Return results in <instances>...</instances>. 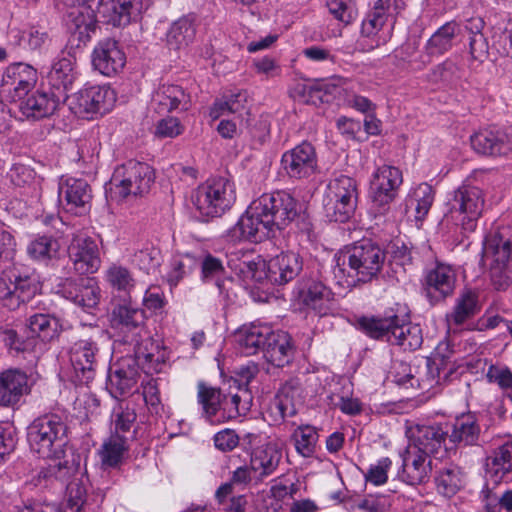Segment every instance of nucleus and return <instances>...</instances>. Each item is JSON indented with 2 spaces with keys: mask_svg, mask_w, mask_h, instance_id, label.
<instances>
[{
  "mask_svg": "<svg viewBox=\"0 0 512 512\" xmlns=\"http://www.w3.org/2000/svg\"><path fill=\"white\" fill-rule=\"evenodd\" d=\"M144 319L143 310L126 304L117 305L111 313L112 327L124 333L122 339L124 344L134 346L138 363H141L148 372L160 371L164 364V356L159 351L156 354L153 352L158 347L154 346L150 339L146 340L145 346L140 342Z\"/></svg>",
  "mask_w": 512,
  "mask_h": 512,
  "instance_id": "nucleus-1",
  "label": "nucleus"
},
{
  "mask_svg": "<svg viewBox=\"0 0 512 512\" xmlns=\"http://www.w3.org/2000/svg\"><path fill=\"white\" fill-rule=\"evenodd\" d=\"M385 259L386 254L377 243L363 239L354 243L337 259L334 273L344 275L347 272L348 276L367 283L378 276Z\"/></svg>",
  "mask_w": 512,
  "mask_h": 512,
  "instance_id": "nucleus-2",
  "label": "nucleus"
},
{
  "mask_svg": "<svg viewBox=\"0 0 512 512\" xmlns=\"http://www.w3.org/2000/svg\"><path fill=\"white\" fill-rule=\"evenodd\" d=\"M400 322L399 316L393 314L387 317H362L358 324L360 329L373 339L385 340L401 347L404 351L419 349L423 343L420 326Z\"/></svg>",
  "mask_w": 512,
  "mask_h": 512,
  "instance_id": "nucleus-3",
  "label": "nucleus"
},
{
  "mask_svg": "<svg viewBox=\"0 0 512 512\" xmlns=\"http://www.w3.org/2000/svg\"><path fill=\"white\" fill-rule=\"evenodd\" d=\"M67 425L51 413L36 418L28 427L27 441L32 452L42 458L59 459L68 443Z\"/></svg>",
  "mask_w": 512,
  "mask_h": 512,
  "instance_id": "nucleus-4",
  "label": "nucleus"
},
{
  "mask_svg": "<svg viewBox=\"0 0 512 512\" xmlns=\"http://www.w3.org/2000/svg\"><path fill=\"white\" fill-rule=\"evenodd\" d=\"M482 259L489 266L495 289L504 290L512 284V241L507 228L498 229L485 238Z\"/></svg>",
  "mask_w": 512,
  "mask_h": 512,
  "instance_id": "nucleus-5",
  "label": "nucleus"
},
{
  "mask_svg": "<svg viewBox=\"0 0 512 512\" xmlns=\"http://www.w3.org/2000/svg\"><path fill=\"white\" fill-rule=\"evenodd\" d=\"M261 201L253 200L239 220L223 234V238L229 243L243 241L262 242L270 237L274 224L272 218L263 212Z\"/></svg>",
  "mask_w": 512,
  "mask_h": 512,
  "instance_id": "nucleus-6",
  "label": "nucleus"
},
{
  "mask_svg": "<svg viewBox=\"0 0 512 512\" xmlns=\"http://www.w3.org/2000/svg\"><path fill=\"white\" fill-rule=\"evenodd\" d=\"M100 330L91 325H82L76 331V340L70 348V361L75 373L82 382H89L94 378L99 347L97 340Z\"/></svg>",
  "mask_w": 512,
  "mask_h": 512,
  "instance_id": "nucleus-7",
  "label": "nucleus"
},
{
  "mask_svg": "<svg viewBox=\"0 0 512 512\" xmlns=\"http://www.w3.org/2000/svg\"><path fill=\"white\" fill-rule=\"evenodd\" d=\"M38 290L37 279L33 275H22L17 268L8 269L1 275L0 301L10 310L30 301Z\"/></svg>",
  "mask_w": 512,
  "mask_h": 512,
  "instance_id": "nucleus-8",
  "label": "nucleus"
},
{
  "mask_svg": "<svg viewBox=\"0 0 512 512\" xmlns=\"http://www.w3.org/2000/svg\"><path fill=\"white\" fill-rule=\"evenodd\" d=\"M114 92L105 86H89L68 96L65 104L80 118H92L95 114H105L113 106Z\"/></svg>",
  "mask_w": 512,
  "mask_h": 512,
  "instance_id": "nucleus-9",
  "label": "nucleus"
},
{
  "mask_svg": "<svg viewBox=\"0 0 512 512\" xmlns=\"http://www.w3.org/2000/svg\"><path fill=\"white\" fill-rule=\"evenodd\" d=\"M96 21L115 27L136 21L143 10L142 0H90L89 8Z\"/></svg>",
  "mask_w": 512,
  "mask_h": 512,
  "instance_id": "nucleus-10",
  "label": "nucleus"
},
{
  "mask_svg": "<svg viewBox=\"0 0 512 512\" xmlns=\"http://www.w3.org/2000/svg\"><path fill=\"white\" fill-rule=\"evenodd\" d=\"M154 180L155 173L150 165L131 159L115 169L109 185L110 190L121 188L124 192H147Z\"/></svg>",
  "mask_w": 512,
  "mask_h": 512,
  "instance_id": "nucleus-11",
  "label": "nucleus"
},
{
  "mask_svg": "<svg viewBox=\"0 0 512 512\" xmlns=\"http://www.w3.org/2000/svg\"><path fill=\"white\" fill-rule=\"evenodd\" d=\"M37 79V71L31 65L11 64L2 75L0 95L11 102L22 100L35 87Z\"/></svg>",
  "mask_w": 512,
  "mask_h": 512,
  "instance_id": "nucleus-12",
  "label": "nucleus"
},
{
  "mask_svg": "<svg viewBox=\"0 0 512 512\" xmlns=\"http://www.w3.org/2000/svg\"><path fill=\"white\" fill-rule=\"evenodd\" d=\"M297 295L304 307L320 317L330 314L334 309V293L318 279L302 278Z\"/></svg>",
  "mask_w": 512,
  "mask_h": 512,
  "instance_id": "nucleus-13",
  "label": "nucleus"
},
{
  "mask_svg": "<svg viewBox=\"0 0 512 512\" xmlns=\"http://www.w3.org/2000/svg\"><path fill=\"white\" fill-rule=\"evenodd\" d=\"M58 292L84 311L97 307L101 298L97 282L90 277L66 278L60 283Z\"/></svg>",
  "mask_w": 512,
  "mask_h": 512,
  "instance_id": "nucleus-14",
  "label": "nucleus"
},
{
  "mask_svg": "<svg viewBox=\"0 0 512 512\" xmlns=\"http://www.w3.org/2000/svg\"><path fill=\"white\" fill-rule=\"evenodd\" d=\"M456 273L454 269L444 263H436L427 270L423 289L430 303L436 304L451 296L455 289Z\"/></svg>",
  "mask_w": 512,
  "mask_h": 512,
  "instance_id": "nucleus-15",
  "label": "nucleus"
},
{
  "mask_svg": "<svg viewBox=\"0 0 512 512\" xmlns=\"http://www.w3.org/2000/svg\"><path fill=\"white\" fill-rule=\"evenodd\" d=\"M473 150L484 156H506L512 152V125L503 130L483 129L470 137Z\"/></svg>",
  "mask_w": 512,
  "mask_h": 512,
  "instance_id": "nucleus-16",
  "label": "nucleus"
},
{
  "mask_svg": "<svg viewBox=\"0 0 512 512\" xmlns=\"http://www.w3.org/2000/svg\"><path fill=\"white\" fill-rule=\"evenodd\" d=\"M281 163L290 178H308L317 170L316 150L311 143L303 141L285 152Z\"/></svg>",
  "mask_w": 512,
  "mask_h": 512,
  "instance_id": "nucleus-17",
  "label": "nucleus"
},
{
  "mask_svg": "<svg viewBox=\"0 0 512 512\" xmlns=\"http://www.w3.org/2000/svg\"><path fill=\"white\" fill-rule=\"evenodd\" d=\"M68 256L80 275L95 273L101 264L98 246L90 237L75 235L68 246Z\"/></svg>",
  "mask_w": 512,
  "mask_h": 512,
  "instance_id": "nucleus-18",
  "label": "nucleus"
},
{
  "mask_svg": "<svg viewBox=\"0 0 512 512\" xmlns=\"http://www.w3.org/2000/svg\"><path fill=\"white\" fill-rule=\"evenodd\" d=\"M126 64V55L119 43L111 38L97 43L92 52V65L104 76H114L121 72Z\"/></svg>",
  "mask_w": 512,
  "mask_h": 512,
  "instance_id": "nucleus-19",
  "label": "nucleus"
},
{
  "mask_svg": "<svg viewBox=\"0 0 512 512\" xmlns=\"http://www.w3.org/2000/svg\"><path fill=\"white\" fill-rule=\"evenodd\" d=\"M255 201H261L263 212L272 218L277 228H283L294 220L301 211V204L292 194H261Z\"/></svg>",
  "mask_w": 512,
  "mask_h": 512,
  "instance_id": "nucleus-20",
  "label": "nucleus"
},
{
  "mask_svg": "<svg viewBox=\"0 0 512 512\" xmlns=\"http://www.w3.org/2000/svg\"><path fill=\"white\" fill-rule=\"evenodd\" d=\"M61 104H65L63 94H56L52 90H37L27 95L19 109L27 119L40 120L53 115Z\"/></svg>",
  "mask_w": 512,
  "mask_h": 512,
  "instance_id": "nucleus-21",
  "label": "nucleus"
},
{
  "mask_svg": "<svg viewBox=\"0 0 512 512\" xmlns=\"http://www.w3.org/2000/svg\"><path fill=\"white\" fill-rule=\"evenodd\" d=\"M400 457L402 466L398 472V478L402 482L416 486L428 481L431 462H427V455L407 447L400 452Z\"/></svg>",
  "mask_w": 512,
  "mask_h": 512,
  "instance_id": "nucleus-22",
  "label": "nucleus"
},
{
  "mask_svg": "<svg viewBox=\"0 0 512 512\" xmlns=\"http://www.w3.org/2000/svg\"><path fill=\"white\" fill-rule=\"evenodd\" d=\"M407 436L414 445V450L425 455L436 454L445 442L448 431L440 425L414 424L408 427Z\"/></svg>",
  "mask_w": 512,
  "mask_h": 512,
  "instance_id": "nucleus-23",
  "label": "nucleus"
},
{
  "mask_svg": "<svg viewBox=\"0 0 512 512\" xmlns=\"http://www.w3.org/2000/svg\"><path fill=\"white\" fill-rule=\"evenodd\" d=\"M261 264L263 268H267L266 277L278 285L292 281L303 269L302 258L294 252L281 253L271 258L267 264L264 261Z\"/></svg>",
  "mask_w": 512,
  "mask_h": 512,
  "instance_id": "nucleus-24",
  "label": "nucleus"
},
{
  "mask_svg": "<svg viewBox=\"0 0 512 512\" xmlns=\"http://www.w3.org/2000/svg\"><path fill=\"white\" fill-rule=\"evenodd\" d=\"M28 392V376L25 372L8 369L0 373V406H14Z\"/></svg>",
  "mask_w": 512,
  "mask_h": 512,
  "instance_id": "nucleus-25",
  "label": "nucleus"
},
{
  "mask_svg": "<svg viewBox=\"0 0 512 512\" xmlns=\"http://www.w3.org/2000/svg\"><path fill=\"white\" fill-rule=\"evenodd\" d=\"M480 311L477 293L465 291L455 300L451 312L446 314L447 335L456 334L459 327L475 317Z\"/></svg>",
  "mask_w": 512,
  "mask_h": 512,
  "instance_id": "nucleus-26",
  "label": "nucleus"
},
{
  "mask_svg": "<svg viewBox=\"0 0 512 512\" xmlns=\"http://www.w3.org/2000/svg\"><path fill=\"white\" fill-rule=\"evenodd\" d=\"M272 328L265 324L244 325L235 333L240 352L246 356L255 355L264 350L272 333Z\"/></svg>",
  "mask_w": 512,
  "mask_h": 512,
  "instance_id": "nucleus-27",
  "label": "nucleus"
},
{
  "mask_svg": "<svg viewBox=\"0 0 512 512\" xmlns=\"http://www.w3.org/2000/svg\"><path fill=\"white\" fill-rule=\"evenodd\" d=\"M234 194H191L190 202L203 220L220 217L235 203Z\"/></svg>",
  "mask_w": 512,
  "mask_h": 512,
  "instance_id": "nucleus-28",
  "label": "nucleus"
},
{
  "mask_svg": "<svg viewBox=\"0 0 512 512\" xmlns=\"http://www.w3.org/2000/svg\"><path fill=\"white\" fill-rule=\"evenodd\" d=\"M139 365L143 366L141 363H138L137 359L135 358V361H133L132 364H125L123 362L116 370L110 371L108 376V387L110 393L115 398L129 394L136 386L139 379ZM142 368L146 373H149L147 369L144 367ZM153 372L154 371H151L150 373ZM155 372L157 373L158 371Z\"/></svg>",
  "mask_w": 512,
  "mask_h": 512,
  "instance_id": "nucleus-29",
  "label": "nucleus"
},
{
  "mask_svg": "<svg viewBox=\"0 0 512 512\" xmlns=\"http://www.w3.org/2000/svg\"><path fill=\"white\" fill-rule=\"evenodd\" d=\"M190 95L174 84H163L153 96L152 103L158 113L170 112L175 109L188 110Z\"/></svg>",
  "mask_w": 512,
  "mask_h": 512,
  "instance_id": "nucleus-30",
  "label": "nucleus"
},
{
  "mask_svg": "<svg viewBox=\"0 0 512 512\" xmlns=\"http://www.w3.org/2000/svg\"><path fill=\"white\" fill-rule=\"evenodd\" d=\"M263 353L269 363L284 367L292 361L294 356L291 337L284 331H272Z\"/></svg>",
  "mask_w": 512,
  "mask_h": 512,
  "instance_id": "nucleus-31",
  "label": "nucleus"
},
{
  "mask_svg": "<svg viewBox=\"0 0 512 512\" xmlns=\"http://www.w3.org/2000/svg\"><path fill=\"white\" fill-rule=\"evenodd\" d=\"M197 17L187 14L174 21L166 32V45L170 50H181L193 42L196 35Z\"/></svg>",
  "mask_w": 512,
  "mask_h": 512,
  "instance_id": "nucleus-32",
  "label": "nucleus"
},
{
  "mask_svg": "<svg viewBox=\"0 0 512 512\" xmlns=\"http://www.w3.org/2000/svg\"><path fill=\"white\" fill-rule=\"evenodd\" d=\"M340 90V79H321L308 84H299L295 91L306 103L329 102Z\"/></svg>",
  "mask_w": 512,
  "mask_h": 512,
  "instance_id": "nucleus-33",
  "label": "nucleus"
},
{
  "mask_svg": "<svg viewBox=\"0 0 512 512\" xmlns=\"http://www.w3.org/2000/svg\"><path fill=\"white\" fill-rule=\"evenodd\" d=\"M322 203L330 221L343 223L354 214L357 197L353 194H325Z\"/></svg>",
  "mask_w": 512,
  "mask_h": 512,
  "instance_id": "nucleus-34",
  "label": "nucleus"
},
{
  "mask_svg": "<svg viewBox=\"0 0 512 512\" xmlns=\"http://www.w3.org/2000/svg\"><path fill=\"white\" fill-rule=\"evenodd\" d=\"M447 437L455 445H476L480 437V427L476 417L470 413L457 417Z\"/></svg>",
  "mask_w": 512,
  "mask_h": 512,
  "instance_id": "nucleus-35",
  "label": "nucleus"
},
{
  "mask_svg": "<svg viewBox=\"0 0 512 512\" xmlns=\"http://www.w3.org/2000/svg\"><path fill=\"white\" fill-rule=\"evenodd\" d=\"M449 199L451 211H459L466 214L467 222L463 223L465 229L473 230L475 221L481 215L484 208V199L481 194H451Z\"/></svg>",
  "mask_w": 512,
  "mask_h": 512,
  "instance_id": "nucleus-36",
  "label": "nucleus"
},
{
  "mask_svg": "<svg viewBox=\"0 0 512 512\" xmlns=\"http://www.w3.org/2000/svg\"><path fill=\"white\" fill-rule=\"evenodd\" d=\"M74 64L71 58L63 57L55 62L49 72L48 79L50 90L56 94H63V100L66 101L67 91L75 80Z\"/></svg>",
  "mask_w": 512,
  "mask_h": 512,
  "instance_id": "nucleus-37",
  "label": "nucleus"
},
{
  "mask_svg": "<svg viewBox=\"0 0 512 512\" xmlns=\"http://www.w3.org/2000/svg\"><path fill=\"white\" fill-rule=\"evenodd\" d=\"M128 439L127 435L111 434L103 442L99 456L104 467L117 468L122 464L124 455L129 450Z\"/></svg>",
  "mask_w": 512,
  "mask_h": 512,
  "instance_id": "nucleus-38",
  "label": "nucleus"
},
{
  "mask_svg": "<svg viewBox=\"0 0 512 512\" xmlns=\"http://www.w3.org/2000/svg\"><path fill=\"white\" fill-rule=\"evenodd\" d=\"M461 30L456 21H449L439 27L428 39L426 51L429 55H443L453 47L455 38Z\"/></svg>",
  "mask_w": 512,
  "mask_h": 512,
  "instance_id": "nucleus-39",
  "label": "nucleus"
},
{
  "mask_svg": "<svg viewBox=\"0 0 512 512\" xmlns=\"http://www.w3.org/2000/svg\"><path fill=\"white\" fill-rule=\"evenodd\" d=\"M437 492L445 497H452L465 485V473L456 464L441 468L435 476Z\"/></svg>",
  "mask_w": 512,
  "mask_h": 512,
  "instance_id": "nucleus-40",
  "label": "nucleus"
},
{
  "mask_svg": "<svg viewBox=\"0 0 512 512\" xmlns=\"http://www.w3.org/2000/svg\"><path fill=\"white\" fill-rule=\"evenodd\" d=\"M60 324L57 318L48 314L37 313L27 320L26 332L36 341H51L59 335Z\"/></svg>",
  "mask_w": 512,
  "mask_h": 512,
  "instance_id": "nucleus-41",
  "label": "nucleus"
},
{
  "mask_svg": "<svg viewBox=\"0 0 512 512\" xmlns=\"http://www.w3.org/2000/svg\"><path fill=\"white\" fill-rule=\"evenodd\" d=\"M281 453L273 446H266L254 451L251 457V469L259 472L260 477L272 474L279 465Z\"/></svg>",
  "mask_w": 512,
  "mask_h": 512,
  "instance_id": "nucleus-42",
  "label": "nucleus"
},
{
  "mask_svg": "<svg viewBox=\"0 0 512 512\" xmlns=\"http://www.w3.org/2000/svg\"><path fill=\"white\" fill-rule=\"evenodd\" d=\"M198 403L202 406L204 416L214 422V417L222 408L223 396L220 389L206 385L204 382L198 383Z\"/></svg>",
  "mask_w": 512,
  "mask_h": 512,
  "instance_id": "nucleus-43",
  "label": "nucleus"
},
{
  "mask_svg": "<svg viewBox=\"0 0 512 512\" xmlns=\"http://www.w3.org/2000/svg\"><path fill=\"white\" fill-rule=\"evenodd\" d=\"M401 171L392 166L379 168L370 183L371 192H393L402 184Z\"/></svg>",
  "mask_w": 512,
  "mask_h": 512,
  "instance_id": "nucleus-44",
  "label": "nucleus"
},
{
  "mask_svg": "<svg viewBox=\"0 0 512 512\" xmlns=\"http://www.w3.org/2000/svg\"><path fill=\"white\" fill-rule=\"evenodd\" d=\"M462 76V70L453 58H447L436 65L428 75L429 81L446 86L455 85Z\"/></svg>",
  "mask_w": 512,
  "mask_h": 512,
  "instance_id": "nucleus-45",
  "label": "nucleus"
},
{
  "mask_svg": "<svg viewBox=\"0 0 512 512\" xmlns=\"http://www.w3.org/2000/svg\"><path fill=\"white\" fill-rule=\"evenodd\" d=\"M200 267L202 281H214L219 289V292L222 293L221 279L226 274V268L224 266L223 260L219 257L212 255L211 253H207L206 255L203 256L200 262Z\"/></svg>",
  "mask_w": 512,
  "mask_h": 512,
  "instance_id": "nucleus-46",
  "label": "nucleus"
},
{
  "mask_svg": "<svg viewBox=\"0 0 512 512\" xmlns=\"http://www.w3.org/2000/svg\"><path fill=\"white\" fill-rule=\"evenodd\" d=\"M109 286L119 292L129 293L135 286V279L130 270L120 264H112L105 271Z\"/></svg>",
  "mask_w": 512,
  "mask_h": 512,
  "instance_id": "nucleus-47",
  "label": "nucleus"
},
{
  "mask_svg": "<svg viewBox=\"0 0 512 512\" xmlns=\"http://www.w3.org/2000/svg\"><path fill=\"white\" fill-rule=\"evenodd\" d=\"M296 451L303 457H311L316 448L318 434L314 427L299 426L292 434Z\"/></svg>",
  "mask_w": 512,
  "mask_h": 512,
  "instance_id": "nucleus-48",
  "label": "nucleus"
},
{
  "mask_svg": "<svg viewBox=\"0 0 512 512\" xmlns=\"http://www.w3.org/2000/svg\"><path fill=\"white\" fill-rule=\"evenodd\" d=\"M240 393L231 395L230 398L223 397L222 409L227 411L229 419L245 415L250 410L252 396L248 389L239 390Z\"/></svg>",
  "mask_w": 512,
  "mask_h": 512,
  "instance_id": "nucleus-49",
  "label": "nucleus"
},
{
  "mask_svg": "<svg viewBox=\"0 0 512 512\" xmlns=\"http://www.w3.org/2000/svg\"><path fill=\"white\" fill-rule=\"evenodd\" d=\"M10 35L16 45L28 47L31 50L40 49L48 40L47 33L36 27H31L28 30L13 29Z\"/></svg>",
  "mask_w": 512,
  "mask_h": 512,
  "instance_id": "nucleus-50",
  "label": "nucleus"
},
{
  "mask_svg": "<svg viewBox=\"0 0 512 512\" xmlns=\"http://www.w3.org/2000/svg\"><path fill=\"white\" fill-rule=\"evenodd\" d=\"M198 264L196 257L189 253L175 257L172 262V269L168 274L169 283L177 285L185 276L191 274Z\"/></svg>",
  "mask_w": 512,
  "mask_h": 512,
  "instance_id": "nucleus-51",
  "label": "nucleus"
},
{
  "mask_svg": "<svg viewBox=\"0 0 512 512\" xmlns=\"http://www.w3.org/2000/svg\"><path fill=\"white\" fill-rule=\"evenodd\" d=\"M59 243L52 237L40 236L28 245V254L37 260H47L56 256Z\"/></svg>",
  "mask_w": 512,
  "mask_h": 512,
  "instance_id": "nucleus-52",
  "label": "nucleus"
},
{
  "mask_svg": "<svg viewBox=\"0 0 512 512\" xmlns=\"http://www.w3.org/2000/svg\"><path fill=\"white\" fill-rule=\"evenodd\" d=\"M487 467L505 474L512 470V444L505 443L494 450L493 454L487 459Z\"/></svg>",
  "mask_w": 512,
  "mask_h": 512,
  "instance_id": "nucleus-53",
  "label": "nucleus"
},
{
  "mask_svg": "<svg viewBox=\"0 0 512 512\" xmlns=\"http://www.w3.org/2000/svg\"><path fill=\"white\" fill-rule=\"evenodd\" d=\"M67 503L62 512H81L86 502L87 489L82 481H71L67 485Z\"/></svg>",
  "mask_w": 512,
  "mask_h": 512,
  "instance_id": "nucleus-54",
  "label": "nucleus"
},
{
  "mask_svg": "<svg viewBox=\"0 0 512 512\" xmlns=\"http://www.w3.org/2000/svg\"><path fill=\"white\" fill-rule=\"evenodd\" d=\"M141 387L142 395L149 411L156 415L163 412L164 407L161 402L158 379L149 378L147 381H142Z\"/></svg>",
  "mask_w": 512,
  "mask_h": 512,
  "instance_id": "nucleus-55",
  "label": "nucleus"
},
{
  "mask_svg": "<svg viewBox=\"0 0 512 512\" xmlns=\"http://www.w3.org/2000/svg\"><path fill=\"white\" fill-rule=\"evenodd\" d=\"M133 262L146 273L156 271L161 264V252L156 247H145L135 253Z\"/></svg>",
  "mask_w": 512,
  "mask_h": 512,
  "instance_id": "nucleus-56",
  "label": "nucleus"
},
{
  "mask_svg": "<svg viewBox=\"0 0 512 512\" xmlns=\"http://www.w3.org/2000/svg\"><path fill=\"white\" fill-rule=\"evenodd\" d=\"M1 335L5 346L17 353L29 352L34 349L35 340L28 333L24 338L13 329H5L1 332Z\"/></svg>",
  "mask_w": 512,
  "mask_h": 512,
  "instance_id": "nucleus-57",
  "label": "nucleus"
},
{
  "mask_svg": "<svg viewBox=\"0 0 512 512\" xmlns=\"http://www.w3.org/2000/svg\"><path fill=\"white\" fill-rule=\"evenodd\" d=\"M246 99V92L231 94L227 99L217 101L214 104L212 115L217 118L226 111L229 113H238L245 108Z\"/></svg>",
  "mask_w": 512,
  "mask_h": 512,
  "instance_id": "nucleus-58",
  "label": "nucleus"
},
{
  "mask_svg": "<svg viewBox=\"0 0 512 512\" xmlns=\"http://www.w3.org/2000/svg\"><path fill=\"white\" fill-rule=\"evenodd\" d=\"M114 416V432L112 434L126 435V433H130L137 418L135 409L120 405Z\"/></svg>",
  "mask_w": 512,
  "mask_h": 512,
  "instance_id": "nucleus-59",
  "label": "nucleus"
},
{
  "mask_svg": "<svg viewBox=\"0 0 512 512\" xmlns=\"http://www.w3.org/2000/svg\"><path fill=\"white\" fill-rule=\"evenodd\" d=\"M482 21H479V25H475V31L471 29V35L469 37V53L473 60L483 61L488 54V43L486 38L481 32Z\"/></svg>",
  "mask_w": 512,
  "mask_h": 512,
  "instance_id": "nucleus-60",
  "label": "nucleus"
},
{
  "mask_svg": "<svg viewBox=\"0 0 512 512\" xmlns=\"http://www.w3.org/2000/svg\"><path fill=\"white\" fill-rule=\"evenodd\" d=\"M329 12L340 22L349 24L355 18V9L351 0H327Z\"/></svg>",
  "mask_w": 512,
  "mask_h": 512,
  "instance_id": "nucleus-61",
  "label": "nucleus"
},
{
  "mask_svg": "<svg viewBox=\"0 0 512 512\" xmlns=\"http://www.w3.org/2000/svg\"><path fill=\"white\" fill-rule=\"evenodd\" d=\"M392 461L388 457L381 458L375 465H371L366 474L365 480L375 486L383 485L387 482L388 471L391 468Z\"/></svg>",
  "mask_w": 512,
  "mask_h": 512,
  "instance_id": "nucleus-62",
  "label": "nucleus"
},
{
  "mask_svg": "<svg viewBox=\"0 0 512 512\" xmlns=\"http://www.w3.org/2000/svg\"><path fill=\"white\" fill-rule=\"evenodd\" d=\"M83 196L90 198V194H57V202L66 212L78 215L85 210Z\"/></svg>",
  "mask_w": 512,
  "mask_h": 512,
  "instance_id": "nucleus-63",
  "label": "nucleus"
},
{
  "mask_svg": "<svg viewBox=\"0 0 512 512\" xmlns=\"http://www.w3.org/2000/svg\"><path fill=\"white\" fill-rule=\"evenodd\" d=\"M74 466H68L67 462H57L55 464L49 465L47 468L43 469L39 473V477L44 479L54 478L61 482H66L70 479L72 474L75 472Z\"/></svg>",
  "mask_w": 512,
  "mask_h": 512,
  "instance_id": "nucleus-64",
  "label": "nucleus"
}]
</instances>
